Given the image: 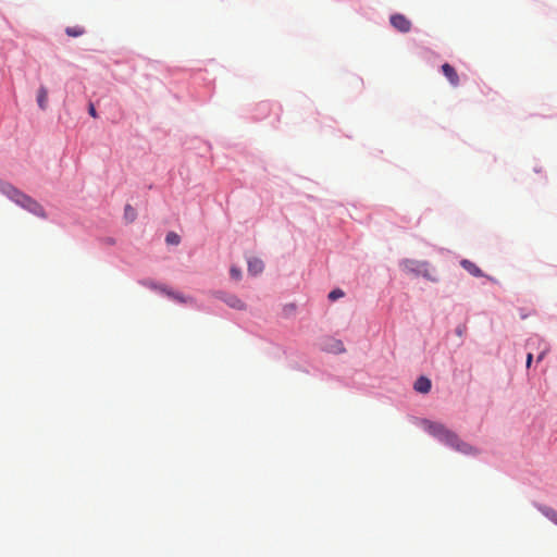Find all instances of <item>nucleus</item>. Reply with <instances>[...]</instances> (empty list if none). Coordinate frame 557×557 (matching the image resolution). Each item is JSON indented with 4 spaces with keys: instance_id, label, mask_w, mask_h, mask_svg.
Instances as JSON below:
<instances>
[{
    "instance_id": "1",
    "label": "nucleus",
    "mask_w": 557,
    "mask_h": 557,
    "mask_svg": "<svg viewBox=\"0 0 557 557\" xmlns=\"http://www.w3.org/2000/svg\"><path fill=\"white\" fill-rule=\"evenodd\" d=\"M425 430L431 435L437 437L441 442L455 448L458 451L468 454L472 450L468 444L460 441V438L455 433L446 429L442 423L425 421Z\"/></svg>"
},
{
    "instance_id": "2",
    "label": "nucleus",
    "mask_w": 557,
    "mask_h": 557,
    "mask_svg": "<svg viewBox=\"0 0 557 557\" xmlns=\"http://www.w3.org/2000/svg\"><path fill=\"white\" fill-rule=\"evenodd\" d=\"M4 193L17 206L22 207L23 209L29 211L30 213L39 218H46L45 209L42 208V206L35 199L22 193L21 190L16 189L13 186H8Z\"/></svg>"
},
{
    "instance_id": "3",
    "label": "nucleus",
    "mask_w": 557,
    "mask_h": 557,
    "mask_svg": "<svg viewBox=\"0 0 557 557\" xmlns=\"http://www.w3.org/2000/svg\"><path fill=\"white\" fill-rule=\"evenodd\" d=\"M392 26L401 33H408L411 29V22L403 14H393L391 16Z\"/></svg>"
},
{
    "instance_id": "4",
    "label": "nucleus",
    "mask_w": 557,
    "mask_h": 557,
    "mask_svg": "<svg viewBox=\"0 0 557 557\" xmlns=\"http://www.w3.org/2000/svg\"><path fill=\"white\" fill-rule=\"evenodd\" d=\"M442 72L454 87L459 85V76L456 70L450 64L444 63L442 65Z\"/></svg>"
},
{
    "instance_id": "5",
    "label": "nucleus",
    "mask_w": 557,
    "mask_h": 557,
    "mask_svg": "<svg viewBox=\"0 0 557 557\" xmlns=\"http://www.w3.org/2000/svg\"><path fill=\"white\" fill-rule=\"evenodd\" d=\"M401 265L406 271L421 273L422 269L428 267V263L407 259L403 261Z\"/></svg>"
},
{
    "instance_id": "6",
    "label": "nucleus",
    "mask_w": 557,
    "mask_h": 557,
    "mask_svg": "<svg viewBox=\"0 0 557 557\" xmlns=\"http://www.w3.org/2000/svg\"><path fill=\"white\" fill-rule=\"evenodd\" d=\"M264 269L263 261L259 258H250L248 260V272L251 275H258L260 274Z\"/></svg>"
},
{
    "instance_id": "7",
    "label": "nucleus",
    "mask_w": 557,
    "mask_h": 557,
    "mask_svg": "<svg viewBox=\"0 0 557 557\" xmlns=\"http://www.w3.org/2000/svg\"><path fill=\"white\" fill-rule=\"evenodd\" d=\"M460 264L471 275H473L475 277L483 276V273H482L481 269L475 263H473L472 261L463 259V260H461Z\"/></svg>"
},
{
    "instance_id": "8",
    "label": "nucleus",
    "mask_w": 557,
    "mask_h": 557,
    "mask_svg": "<svg viewBox=\"0 0 557 557\" xmlns=\"http://www.w3.org/2000/svg\"><path fill=\"white\" fill-rule=\"evenodd\" d=\"M414 389L422 394L429 393L431 389V381L425 376H420L414 383Z\"/></svg>"
},
{
    "instance_id": "9",
    "label": "nucleus",
    "mask_w": 557,
    "mask_h": 557,
    "mask_svg": "<svg viewBox=\"0 0 557 557\" xmlns=\"http://www.w3.org/2000/svg\"><path fill=\"white\" fill-rule=\"evenodd\" d=\"M37 103L41 110H46L48 106V89L40 86L37 95Z\"/></svg>"
},
{
    "instance_id": "10",
    "label": "nucleus",
    "mask_w": 557,
    "mask_h": 557,
    "mask_svg": "<svg viewBox=\"0 0 557 557\" xmlns=\"http://www.w3.org/2000/svg\"><path fill=\"white\" fill-rule=\"evenodd\" d=\"M225 302L231 307V308H234V309H237V310H245L246 309V305L243 300H240L238 297L232 295V296H228L226 299H225Z\"/></svg>"
},
{
    "instance_id": "11",
    "label": "nucleus",
    "mask_w": 557,
    "mask_h": 557,
    "mask_svg": "<svg viewBox=\"0 0 557 557\" xmlns=\"http://www.w3.org/2000/svg\"><path fill=\"white\" fill-rule=\"evenodd\" d=\"M541 512L554 523L557 522V511L547 506L540 507Z\"/></svg>"
},
{
    "instance_id": "12",
    "label": "nucleus",
    "mask_w": 557,
    "mask_h": 557,
    "mask_svg": "<svg viewBox=\"0 0 557 557\" xmlns=\"http://www.w3.org/2000/svg\"><path fill=\"white\" fill-rule=\"evenodd\" d=\"M65 33L70 36V37H78V36H82L85 30L83 27L81 26H74V27H67L65 29Z\"/></svg>"
},
{
    "instance_id": "13",
    "label": "nucleus",
    "mask_w": 557,
    "mask_h": 557,
    "mask_svg": "<svg viewBox=\"0 0 557 557\" xmlns=\"http://www.w3.org/2000/svg\"><path fill=\"white\" fill-rule=\"evenodd\" d=\"M165 242L169 245H178L181 243V237L175 232H170L166 234Z\"/></svg>"
},
{
    "instance_id": "14",
    "label": "nucleus",
    "mask_w": 557,
    "mask_h": 557,
    "mask_svg": "<svg viewBox=\"0 0 557 557\" xmlns=\"http://www.w3.org/2000/svg\"><path fill=\"white\" fill-rule=\"evenodd\" d=\"M124 216L129 222H133L136 218V211L131 205H126L124 209Z\"/></svg>"
},
{
    "instance_id": "15",
    "label": "nucleus",
    "mask_w": 557,
    "mask_h": 557,
    "mask_svg": "<svg viewBox=\"0 0 557 557\" xmlns=\"http://www.w3.org/2000/svg\"><path fill=\"white\" fill-rule=\"evenodd\" d=\"M162 292H164L168 296L172 297L173 299L180 301V302H186L187 299L182 295V294H178V293H174V292H171V290H168L165 288H161Z\"/></svg>"
},
{
    "instance_id": "16",
    "label": "nucleus",
    "mask_w": 557,
    "mask_h": 557,
    "mask_svg": "<svg viewBox=\"0 0 557 557\" xmlns=\"http://www.w3.org/2000/svg\"><path fill=\"white\" fill-rule=\"evenodd\" d=\"M344 296H345V293L342 289L335 288L329 294V299L332 301H335Z\"/></svg>"
},
{
    "instance_id": "17",
    "label": "nucleus",
    "mask_w": 557,
    "mask_h": 557,
    "mask_svg": "<svg viewBox=\"0 0 557 557\" xmlns=\"http://www.w3.org/2000/svg\"><path fill=\"white\" fill-rule=\"evenodd\" d=\"M231 277L238 281L242 277V272L239 269L232 267L230 270Z\"/></svg>"
},
{
    "instance_id": "18",
    "label": "nucleus",
    "mask_w": 557,
    "mask_h": 557,
    "mask_svg": "<svg viewBox=\"0 0 557 557\" xmlns=\"http://www.w3.org/2000/svg\"><path fill=\"white\" fill-rule=\"evenodd\" d=\"M284 313L286 315L293 314L296 310V306L294 304H288L284 306Z\"/></svg>"
},
{
    "instance_id": "19",
    "label": "nucleus",
    "mask_w": 557,
    "mask_h": 557,
    "mask_svg": "<svg viewBox=\"0 0 557 557\" xmlns=\"http://www.w3.org/2000/svg\"><path fill=\"white\" fill-rule=\"evenodd\" d=\"M541 343H543V341L540 337L534 336V337L529 338L527 345L529 347H533L535 344H541Z\"/></svg>"
},
{
    "instance_id": "20",
    "label": "nucleus",
    "mask_w": 557,
    "mask_h": 557,
    "mask_svg": "<svg viewBox=\"0 0 557 557\" xmlns=\"http://www.w3.org/2000/svg\"><path fill=\"white\" fill-rule=\"evenodd\" d=\"M544 344V347H543V350L540 352V355L537 356V361H542L544 359V357L546 356V354L548 352L549 348H548V345L543 343Z\"/></svg>"
},
{
    "instance_id": "21",
    "label": "nucleus",
    "mask_w": 557,
    "mask_h": 557,
    "mask_svg": "<svg viewBox=\"0 0 557 557\" xmlns=\"http://www.w3.org/2000/svg\"><path fill=\"white\" fill-rule=\"evenodd\" d=\"M88 112L89 114L92 116V117H97V112H96V109H95V106L92 103H89V107H88Z\"/></svg>"
},
{
    "instance_id": "22",
    "label": "nucleus",
    "mask_w": 557,
    "mask_h": 557,
    "mask_svg": "<svg viewBox=\"0 0 557 557\" xmlns=\"http://www.w3.org/2000/svg\"><path fill=\"white\" fill-rule=\"evenodd\" d=\"M532 360H533V354H532V352H529V354L527 355V362H525L527 368H530V367H531Z\"/></svg>"
},
{
    "instance_id": "23",
    "label": "nucleus",
    "mask_w": 557,
    "mask_h": 557,
    "mask_svg": "<svg viewBox=\"0 0 557 557\" xmlns=\"http://www.w3.org/2000/svg\"><path fill=\"white\" fill-rule=\"evenodd\" d=\"M336 345H337V351H338V352H343V351H345V348H344V346H343V343H342V342H337V343H336Z\"/></svg>"
}]
</instances>
